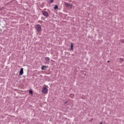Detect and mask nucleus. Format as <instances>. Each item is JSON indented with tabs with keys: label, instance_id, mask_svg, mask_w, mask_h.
I'll list each match as a JSON object with an SVG mask.
<instances>
[{
	"label": "nucleus",
	"instance_id": "6",
	"mask_svg": "<svg viewBox=\"0 0 124 124\" xmlns=\"http://www.w3.org/2000/svg\"><path fill=\"white\" fill-rule=\"evenodd\" d=\"M45 61H46V62H49L50 61V58H49V57H46L45 58Z\"/></svg>",
	"mask_w": 124,
	"mask_h": 124
},
{
	"label": "nucleus",
	"instance_id": "1",
	"mask_svg": "<svg viewBox=\"0 0 124 124\" xmlns=\"http://www.w3.org/2000/svg\"><path fill=\"white\" fill-rule=\"evenodd\" d=\"M35 30L38 32L41 31V26L39 24H37L35 26Z\"/></svg>",
	"mask_w": 124,
	"mask_h": 124
},
{
	"label": "nucleus",
	"instance_id": "10",
	"mask_svg": "<svg viewBox=\"0 0 124 124\" xmlns=\"http://www.w3.org/2000/svg\"><path fill=\"white\" fill-rule=\"evenodd\" d=\"M58 5H56L54 7V9L56 10V9H58Z\"/></svg>",
	"mask_w": 124,
	"mask_h": 124
},
{
	"label": "nucleus",
	"instance_id": "15",
	"mask_svg": "<svg viewBox=\"0 0 124 124\" xmlns=\"http://www.w3.org/2000/svg\"><path fill=\"white\" fill-rule=\"evenodd\" d=\"M108 62H110V61H108Z\"/></svg>",
	"mask_w": 124,
	"mask_h": 124
},
{
	"label": "nucleus",
	"instance_id": "9",
	"mask_svg": "<svg viewBox=\"0 0 124 124\" xmlns=\"http://www.w3.org/2000/svg\"><path fill=\"white\" fill-rule=\"evenodd\" d=\"M69 97H71V98H73V97H74V94H70L69 95Z\"/></svg>",
	"mask_w": 124,
	"mask_h": 124
},
{
	"label": "nucleus",
	"instance_id": "2",
	"mask_svg": "<svg viewBox=\"0 0 124 124\" xmlns=\"http://www.w3.org/2000/svg\"><path fill=\"white\" fill-rule=\"evenodd\" d=\"M64 5H65V6H66L67 7H70V9H72V7L73 6V5H72V4H70L66 2H64Z\"/></svg>",
	"mask_w": 124,
	"mask_h": 124
},
{
	"label": "nucleus",
	"instance_id": "13",
	"mask_svg": "<svg viewBox=\"0 0 124 124\" xmlns=\"http://www.w3.org/2000/svg\"><path fill=\"white\" fill-rule=\"evenodd\" d=\"M120 62H123V61H124V59L123 58H120Z\"/></svg>",
	"mask_w": 124,
	"mask_h": 124
},
{
	"label": "nucleus",
	"instance_id": "3",
	"mask_svg": "<svg viewBox=\"0 0 124 124\" xmlns=\"http://www.w3.org/2000/svg\"><path fill=\"white\" fill-rule=\"evenodd\" d=\"M42 93H45L46 94L48 93V89L46 87H43L42 90Z\"/></svg>",
	"mask_w": 124,
	"mask_h": 124
},
{
	"label": "nucleus",
	"instance_id": "4",
	"mask_svg": "<svg viewBox=\"0 0 124 124\" xmlns=\"http://www.w3.org/2000/svg\"><path fill=\"white\" fill-rule=\"evenodd\" d=\"M42 14L45 17H49V14H48V12H47L46 11H43Z\"/></svg>",
	"mask_w": 124,
	"mask_h": 124
},
{
	"label": "nucleus",
	"instance_id": "16",
	"mask_svg": "<svg viewBox=\"0 0 124 124\" xmlns=\"http://www.w3.org/2000/svg\"><path fill=\"white\" fill-rule=\"evenodd\" d=\"M100 124H102V122H101V123H100Z\"/></svg>",
	"mask_w": 124,
	"mask_h": 124
},
{
	"label": "nucleus",
	"instance_id": "8",
	"mask_svg": "<svg viewBox=\"0 0 124 124\" xmlns=\"http://www.w3.org/2000/svg\"><path fill=\"white\" fill-rule=\"evenodd\" d=\"M44 68H47V66H44V65H43V66L41 67L42 70H44Z\"/></svg>",
	"mask_w": 124,
	"mask_h": 124
},
{
	"label": "nucleus",
	"instance_id": "11",
	"mask_svg": "<svg viewBox=\"0 0 124 124\" xmlns=\"http://www.w3.org/2000/svg\"><path fill=\"white\" fill-rule=\"evenodd\" d=\"M52 2H54V0H49V3H52Z\"/></svg>",
	"mask_w": 124,
	"mask_h": 124
},
{
	"label": "nucleus",
	"instance_id": "5",
	"mask_svg": "<svg viewBox=\"0 0 124 124\" xmlns=\"http://www.w3.org/2000/svg\"><path fill=\"white\" fill-rule=\"evenodd\" d=\"M23 73H24V69H23V68H21L19 72V75H23Z\"/></svg>",
	"mask_w": 124,
	"mask_h": 124
},
{
	"label": "nucleus",
	"instance_id": "7",
	"mask_svg": "<svg viewBox=\"0 0 124 124\" xmlns=\"http://www.w3.org/2000/svg\"><path fill=\"white\" fill-rule=\"evenodd\" d=\"M70 50H71L72 51H73V43H72L71 44Z\"/></svg>",
	"mask_w": 124,
	"mask_h": 124
},
{
	"label": "nucleus",
	"instance_id": "14",
	"mask_svg": "<svg viewBox=\"0 0 124 124\" xmlns=\"http://www.w3.org/2000/svg\"><path fill=\"white\" fill-rule=\"evenodd\" d=\"M121 42H122V43H124V40H121Z\"/></svg>",
	"mask_w": 124,
	"mask_h": 124
},
{
	"label": "nucleus",
	"instance_id": "12",
	"mask_svg": "<svg viewBox=\"0 0 124 124\" xmlns=\"http://www.w3.org/2000/svg\"><path fill=\"white\" fill-rule=\"evenodd\" d=\"M29 93L32 94V91H29Z\"/></svg>",
	"mask_w": 124,
	"mask_h": 124
}]
</instances>
